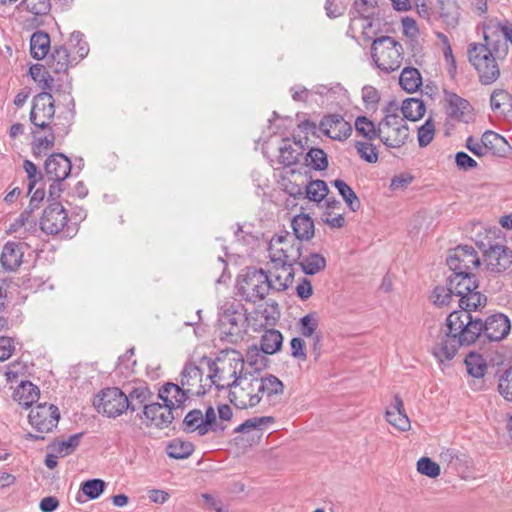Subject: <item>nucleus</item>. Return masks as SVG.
Masks as SVG:
<instances>
[{
    "label": "nucleus",
    "instance_id": "f3484780",
    "mask_svg": "<svg viewBox=\"0 0 512 512\" xmlns=\"http://www.w3.org/2000/svg\"><path fill=\"white\" fill-rule=\"evenodd\" d=\"M204 372L200 366L194 363H186L182 372L180 384L186 389V393L191 396H203L211 388L207 383H203Z\"/></svg>",
    "mask_w": 512,
    "mask_h": 512
},
{
    "label": "nucleus",
    "instance_id": "603ef678",
    "mask_svg": "<svg viewBox=\"0 0 512 512\" xmlns=\"http://www.w3.org/2000/svg\"><path fill=\"white\" fill-rule=\"evenodd\" d=\"M59 104H62L67 108L65 113H61L58 116H62V121H68V117H71V125L73 124L75 117V101L72 96V86L70 83L65 84V88L62 91Z\"/></svg>",
    "mask_w": 512,
    "mask_h": 512
},
{
    "label": "nucleus",
    "instance_id": "a18cd8bd",
    "mask_svg": "<svg viewBox=\"0 0 512 512\" xmlns=\"http://www.w3.org/2000/svg\"><path fill=\"white\" fill-rule=\"evenodd\" d=\"M202 423L206 434L210 431L215 434H222L227 428L223 422L217 421L215 409L211 405L206 408L204 414L202 413Z\"/></svg>",
    "mask_w": 512,
    "mask_h": 512
},
{
    "label": "nucleus",
    "instance_id": "f704fd0d",
    "mask_svg": "<svg viewBox=\"0 0 512 512\" xmlns=\"http://www.w3.org/2000/svg\"><path fill=\"white\" fill-rule=\"evenodd\" d=\"M487 296L483 293L474 290L467 294L461 295L458 300L460 309L458 311H465L469 313L477 312L487 305Z\"/></svg>",
    "mask_w": 512,
    "mask_h": 512
},
{
    "label": "nucleus",
    "instance_id": "f257e3e1",
    "mask_svg": "<svg viewBox=\"0 0 512 512\" xmlns=\"http://www.w3.org/2000/svg\"><path fill=\"white\" fill-rule=\"evenodd\" d=\"M446 330L431 347L439 363L451 361L462 346L480 343V317L465 311H452L446 318Z\"/></svg>",
    "mask_w": 512,
    "mask_h": 512
},
{
    "label": "nucleus",
    "instance_id": "79ce46f5",
    "mask_svg": "<svg viewBox=\"0 0 512 512\" xmlns=\"http://www.w3.org/2000/svg\"><path fill=\"white\" fill-rule=\"evenodd\" d=\"M268 354H265L260 347L252 345L246 352V362L254 369V372H261L269 365Z\"/></svg>",
    "mask_w": 512,
    "mask_h": 512
},
{
    "label": "nucleus",
    "instance_id": "9b49d317",
    "mask_svg": "<svg viewBox=\"0 0 512 512\" xmlns=\"http://www.w3.org/2000/svg\"><path fill=\"white\" fill-rule=\"evenodd\" d=\"M93 405L99 413L116 418L128 410V396L118 387H107L96 395Z\"/></svg>",
    "mask_w": 512,
    "mask_h": 512
},
{
    "label": "nucleus",
    "instance_id": "e2e57ef3",
    "mask_svg": "<svg viewBox=\"0 0 512 512\" xmlns=\"http://www.w3.org/2000/svg\"><path fill=\"white\" fill-rule=\"evenodd\" d=\"M355 149L359 156L368 163H376L378 161V152L376 147L370 142L357 141Z\"/></svg>",
    "mask_w": 512,
    "mask_h": 512
},
{
    "label": "nucleus",
    "instance_id": "338daca9",
    "mask_svg": "<svg viewBox=\"0 0 512 512\" xmlns=\"http://www.w3.org/2000/svg\"><path fill=\"white\" fill-rule=\"evenodd\" d=\"M453 296L452 290L446 284V286H436L432 291L431 299L435 305L445 306L451 302Z\"/></svg>",
    "mask_w": 512,
    "mask_h": 512
},
{
    "label": "nucleus",
    "instance_id": "4c0bfd02",
    "mask_svg": "<svg viewBox=\"0 0 512 512\" xmlns=\"http://www.w3.org/2000/svg\"><path fill=\"white\" fill-rule=\"evenodd\" d=\"M399 84L408 93L416 92L422 85L419 70L414 67H405L400 74Z\"/></svg>",
    "mask_w": 512,
    "mask_h": 512
},
{
    "label": "nucleus",
    "instance_id": "ddd939ff",
    "mask_svg": "<svg viewBox=\"0 0 512 512\" xmlns=\"http://www.w3.org/2000/svg\"><path fill=\"white\" fill-rule=\"evenodd\" d=\"M476 246L483 256H512L505 234L496 227L485 229L484 233L478 234Z\"/></svg>",
    "mask_w": 512,
    "mask_h": 512
},
{
    "label": "nucleus",
    "instance_id": "e433bc0d",
    "mask_svg": "<svg viewBox=\"0 0 512 512\" xmlns=\"http://www.w3.org/2000/svg\"><path fill=\"white\" fill-rule=\"evenodd\" d=\"M292 228L294 235L299 240H309L314 235V222L306 214H300L293 218Z\"/></svg>",
    "mask_w": 512,
    "mask_h": 512
},
{
    "label": "nucleus",
    "instance_id": "cd10ccee",
    "mask_svg": "<svg viewBox=\"0 0 512 512\" xmlns=\"http://www.w3.org/2000/svg\"><path fill=\"white\" fill-rule=\"evenodd\" d=\"M493 111L500 113L506 120L512 122V95L504 89H496L490 97Z\"/></svg>",
    "mask_w": 512,
    "mask_h": 512
},
{
    "label": "nucleus",
    "instance_id": "20e7f679",
    "mask_svg": "<svg viewBox=\"0 0 512 512\" xmlns=\"http://www.w3.org/2000/svg\"><path fill=\"white\" fill-rule=\"evenodd\" d=\"M485 43H471L467 54L469 62L478 73L482 85H490L500 76V68L496 60L499 47L492 43L488 36H484Z\"/></svg>",
    "mask_w": 512,
    "mask_h": 512
},
{
    "label": "nucleus",
    "instance_id": "4468645a",
    "mask_svg": "<svg viewBox=\"0 0 512 512\" xmlns=\"http://www.w3.org/2000/svg\"><path fill=\"white\" fill-rule=\"evenodd\" d=\"M481 339L480 344L499 342L506 338L511 329L510 319L503 313H495L480 318Z\"/></svg>",
    "mask_w": 512,
    "mask_h": 512
},
{
    "label": "nucleus",
    "instance_id": "7c9ffc66",
    "mask_svg": "<svg viewBox=\"0 0 512 512\" xmlns=\"http://www.w3.org/2000/svg\"><path fill=\"white\" fill-rule=\"evenodd\" d=\"M439 17L446 28L454 29L459 24V5L457 0H438Z\"/></svg>",
    "mask_w": 512,
    "mask_h": 512
},
{
    "label": "nucleus",
    "instance_id": "c85d7f7f",
    "mask_svg": "<svg viewBox=\"0 0 512 512\" xmlns=\"http://www.w3.org/2000/svg\"><path fill=\"white\" fill-rule=\"evenodd\" d=\"M77 64L76 58H72L68 49L63 46H54L49 66L55 73H65L70 67Z\"/></svg>",
    "mask_w": 512,
    "mask_h": 512
},
{
    "label": "nucleus",
    "instance_id": "f03ea898",
    "mask_svg": "<svg viewBox=\"0 0 512 512\" xmlns=\"http://www.w3.org/2000/svg\"><path fill=\"white\" fill-rule=\"evenodd\" d=\"M200 364L208 368L206 376V381H209L208 388L215 386L218 391L237 388L240 380L247 379L248 375L253 376L251 372L244 371L245 360L236 350L215 360L203 356Z\"/></svg>",
    "mask_w": 512,
    "mask_h": 512
},
{
    "label": "nucleus",
    "instance_id": "2eb2a0df",
    "mask_svg": "<svg viewBox=\"0 0 512 512\" xmlns=\"http://www.w3.org/2000/svg\"><path fill=\"white\" fill-rule=\"evenodd\" d=\"M60 412L56 405L40 403L32 408L28 420L32 427L39 433H49L57 427Z\"/></svg>",
    "mask_w": 512,
    "mask_h": 512
},
{
    "label": "nucleus",
    "instance_id": "4d7b16f0",
    "mask_svg": "<svg viewBox=\"0 0 512 512\" xmlns=\"http://www.w3.org/2000/svg\"><path fill=\"white\" fill-rule=\"evenodd\" d=\"M302 152L297 151L293 148L292 144L288 140H285L283 145L280 147L279 161L285 166H291L299 161V157Z\"/></svg>",
    "mask_w": 512,
    "mask_h": 512
},
{
    "label": "nucleus",
    "instance_id": "aec40b11",
    "mask_svg": "<svg viewBox=\"0 0 512 512\" xmlns=\"http://www.w3.org/2000/svg\"><path fill=\"white\" fill-rule=\"evenodd\" d=\"M45 172L49 180L62 182L71 172V161L62 153L51 154L45 161Z\"/></svg>",
    "mask_w": 512,
    "mask_h": 512
},
{
    "label": "nucleus",
    "instance_id": "8fccbe9b",
    "mask_svg": "<svg viewBox=\"0 0 512 512\" xmlns=\"http://www.w3.org/2000/svg\"><path fill=\"white\" fill-rule=\"evenodd\" d=\"M106 489V483L99 478L83 481L80 485V491L89 499L95 500L99 498Z\"/></svg>",
    "mask_w": 512,
    "mask_h": 512
},
{
    "label": "nucleus",
    "instance_id": "393cba45",
    "mask_svg": "<svg viewBox=\"0 0 512 512\" xmlns=\"http://www.w3.org/2000/svg\"><path fill=\"white\" fill-rule=\"evenodd\" d=\"M385 418L389 424L399 431L405 432L411 427L410 419L404 409L403 400L398 394L394 395L393 404L388 410H386Z\"/></svg>",
    "mask_w": 512,
    "mask_h": 512
},
{
    "label": "nucleus",
    "instance_id": "bb28decb",
    "mask_svg": "<svg viewBox=\"0 0 512 512\" xmlns=\"http://www.w3.org/2000/svg\"><path fill=\"white\" fill-rule=\"evenodd\" d=\"M482 144L488 155L495 157H506L511 150L507 140L500 134L487 130L482 134Z\"/></svg>",
    "mask_w": 512,
    "mask_h": 512
},
{
    "label": "nucleus",
    "instance_id": "dca6fc26",
    "mask_svg": "<svg viewBox=\"0 0 512 512\" xmlns=\"http://www.w3.org/2000/svg\"><path fill=\"white\" fill-rule=\"evenodd\" d=\"M273 267L267 272L268 280L271 284V290L285 291L294 279V270L292 264H288L285 258H270Z\"/></svg>",
    "mask_w": 512,
    "mask_h": 512
},
{
    "label": "nucleus",
    "instance_id": "37998d69",
    "mask_svg": "<svg viewBox=\"0 0 512 512\" xmlns=\"http://www.w3.org/2000/svg\"><path fill=\"white\" fill-rule=\"evenodd\" d=\"M182 429L186 433L196 432L199 436L206 435L202 423V411L199 409L189 411L183 419Z\"/></svg>",
    "mask_w": 512,
    "mask_h": 512
},
{
    "label": "nucleus",
    "instance_id": "412c9836",
    "mask_svg": "<svg viewBox=\"0 0 512 512\" xmlns=\"http://www.w3.org/2000/svg\"><path fill=\"white\" fill-rule=\"evenodd\" d=\"M250 387L256 386L255 394L267 397L271 400L273 397L282 395L284 392L283 382L273 374H267L264 377H252Z\"/></svg>",
    "mask_w": 512,
    "mask_h": 512
},
{
    "label": "nucleus",
    "instance_id": "473e14b6",
    "mask_svg": "<svg viewBox=\"0 0 512 512\" xmlns=\"http://www.w3.org/2000/svg\"><path fill=\"white\" fill-rule=\"evenodd\" d=\"M51 48L50 36L44 31H36L30 38V54L34 59L41 60L47 56Z\"/></svg>",
    "mask_w": 512,
    "mask_h": 512
},
{
    "label": "nucleus",
    "instance_id": "0e129e2a",
    "mask_svg": "<svg viewBox=\"0 0 512 512\" xmlns=\"http://www.w3.org/2000/svg\"><path fill=\"white\" fill-rule=\"evenodd\" d=\"M435 136V125L431 118H428L425 123L418 129V144L420 147L428 146Z\"/></svg>",
    "mask_w": 512,
    "mask_h": 512
},
{
    "label": "nucleus",
    "instance_id": "09e8293b",
    "mask_svg": "<svg viewBox=\"0 0 512 512\" xmlns=\"http://www.w3.org/2000/svg\"><path fill=\"white\" fill-rule=\"evenodd\" d=\"M306 166L322 171L328 167L327 154L320 148H311L304 157Z\"/></svg>",
    "mask_w": 512,
    "mask_h": 512
},
{
    "label": "nucleus",
    "instance_id": "de8ad7c7",
    "mask_svg": "<svg viewBox=\"0 0 512 512\" xmlns=\"http://www.w3.org/2000/svg\"><path fill=\"white\" fill-rule=\"evenodd\" d=\"M29 74L43 91L52 90L54 79L42 64L32 65L29 69Z\"/></svg>",
    "mask_w": 512,
    "mask_h": 512
},
{
    "label": "nucleus",
    "instance_id": "5fc2aeb1",
    "mask_svg": "<svg viewBox=\"0 0 512 512\" xmlns=\"http://www.w3.org/2000/svg\"><path fill=\"white\" fill-rule=\"evenodd\" d=\"M275 421L272 416L253 417L245 420L242 424L234 429V433H246L250 430H261L263 426L271 424Z\"/></svg>",
    "mask_w": 512,
    "mask_h": 512
},
{
    "label": "nucleus",
    "instance_id": "a211bd4d",
    "mask_svg": "<svg viewBox=\"0 0 512 512\" xmlns=\"http://www.w3.org/2000/svg\"><path fill=\"white\" fill-rule=\"evenodd\" d=\"M68 215L59 202L51 203L45 208L40 220L41 229L47 234H57L67 224Z\"/></svg>",
    "mask_w": 512,
    "mask_h": 512
},
{
    "label": "nucleus",
    "instance_id": "a878e982",
    "mask_svg": "<svg viewBox=\"0 0 512 512\" xmlns=\"http://www.w3.org/2000/svg\"><path fill=\"white\" fill-rule=\"evenodd\" d=\"M254 387H240L239 389H229L228 399L229 402L237 409H248L258 405L261 401V396L255 394Z\"/></svg>",
    "mask_w": 512,
    "mask_h": 512
},
{
    "label": "nucleus",
    "instance_id": "39448f33",
    "mask_svg": "<svg viewBox=\"0 0 512 512\" xmlns=\"http://www.w3.org/2000/svg\"><path fill=\"white\" fill-rule=\"evenodd\" d=\"M237 293L246 302L256 303L264 300L271 291L267 272L262 268L246 267L237 277Z\"/></svg>",
    "mask_w": 512,
    "mask_h": 512
},
{
    "label": "nucleus",
    "instance_id": "a19ab883",
    "mask_svg": "<svg viewBox=\"0 0 512 512\" xmlns=\"http://www.w3.org/2000/svg\"><path fill=\"white\" fill-rule=\"evenodd\" d=\"M403 119L410 121H417L423 117L425 113L424 102L417 98H408L403 101L401 106Z\"/></svg>",
    "mask_w": 512,
    "mask_h": 512
},
{
    "label": "nucleus",
    "instance_id": "f8f14e48",
    "mask_svg": "<svg viewBox=\"0 0 512 512\" xmlns=\"http://www.w3.org/2000/svg\"><path fill=\"white\" fill-rule=\"evenodd\" d=\"M70 128L71 117H68V121H62V116H57L53 123V127L43 130L45 135H32L34 138L32 143L33 155L35 157H41L42 155H45L54 147V144L57 140H63L69 134Z\"/></svg>",
    "mask_w": 512,
    "mask_h": 512
},
{
    "label": "nucleus",
    "instance_id": "3c124183",
    "mask_svg": "<svg viewBox=\"0 0 512 512\" xmlns=\"http://www.w3.org/2000/svg\"><path fill=\"white\" fill-rule=\"evenodd\" d=\"M355 129L358 134L369 141L379 138L378 126L365 116H358L355 120Z\"/></svg>",
    "mask_w": 512,
    "mask_h": 512
},
{
    "label": "nucleus",
    "instance_id": "680f3d73",
    "mask_svg": "<svg viewBox=\"0 0 512 512\" xmlns=\"http://www.w3.org/2000/svg\"><path fill=\"white\" fill-rule=\"evenodd\" d=\"M22 5L35 16H45L51 10L50 0H22Z\"/></svg>",
    "mask_w": 512,
    "mask_h": 512
},
{
    "label": "nucleus",
    "instance_id": "423d86ee",
    "mask_svg": "<svg viewBox=\"0 0 512 512\" xmlns=\"http://www.w3.org/2000/svg\"><path fill=\"white\" fill-rule=\"evenodd\" d=\"M403 46L390 36L376 38L371 45V56L377 68L386 74L398 70L403 61Z\"/></svg>",
    "mask_w": 512,
    "mask_h": 512
},
{
    "label": "nucleus",
    "instance_id": "c03bdc74",
    "mask_svg": "<svg viewBox=\"0 0 512 512\" xmlns=\"http://www.w3.org/2000/svg\"><path fill=\"white\" fill-rule=\"evenodd\" d=\"M333 185L338 190V193L342 196L349 209L353 212L357 211L360 206V200L352 188L343 180L336 179Z\"/></svg>",
    "mask_w": 512,
    "mask_h": 512
},
{
    "label": "nucleus",
    "instance_id": "7ed1b4c3",
    "mask_svg": "<svg viewBox=\"0 0 512 512\" xmlns=\"http://www.w3.org/2000/svg\"><path fill=\"white\" fill-rule=\"evenodd\" d=\"M248 327V312L243 303L234 299L221 306L217 322V331L221 341L237 344L244 338Z\"/></svg>",
    "mask_w": 512,
    "mask_h": 512
},
{
    "label": "nucleus",
    "instance_id": "6ab92c4d",
    "mask_svg": "<svg viewBox=\"0 0 512 512\" xmlns=\"http://www.w3.org/2000/svg\"><path fill=\"white\" fill-rule=\"evenodd\" d=\"M319 128L324 135L338 141L346 140L352 133L351 124L339 114L324 116L320 121Z\"/></svg>",
    "mask_w": 512,
    "mask_h": 512
},
{
    "label": "nucleus",
    "instance_id": "0eeeda50",
    "mask_svg": "<svg viewBox=\"0 0 512 512\" xmlns=\"http://www.w3.org/2000/svg\"><path fill=\"white\" fill-rule=\"evenodd\" d=\"M235 237L238 242L245 246H249L252 251H268L269 256H288L289 250L285 247L278 246L279 244H291L292 239L288 232H281L274 235L271 239H266L263 235H253L250 232L244 231L240 224H237Z\"/></svg>",
    "mask_w": 512,
    "mask_h": 512
},
{
    "label": "nucleus",
    "instance_id": "72a5a7b5",
    "mask_svg": "<svg viewBox=\"0 0 512 512\" xmlns=\"http://www.w3.org/2000/svg\"><path fill=\"white\" fill-rule=\"evenodd\" d=\"M283 345V335L274 328L266 329L260 339V348L265 354L274 355Z\"/></svg>",
    "mask_w": 512,
    "mask_h": 512
},
{
    "label": "nucleus",
    "instance_id": "b1692460",
    "mask_svg": "<svg viewBox=\"0 0 512 512\" xmlns=\"http://www.w3.org/2000/svg\"><path fill=\"white\" fill-rule=\"evenodd\" d=\"M443 93L447 103V115L451 119L467 122L466 116L471 110L469 101L446 89Z\"/></svg>",
    "mask_w": 512,
    "mask_h": 512
},
{
    "label": "nucleus",
    "instance_id": "6e6552de",
    "mask_svg": "<svg viewBox=\"0 0 512 512\" xmlns=\"http://www.w3.org/2000/svg\"><path fill=\"white\" fill-rule=\"evenodd\" d=\"M55 102L50 92L42 91L35 95L32 100V107L29 114V120L33 125L31 134H39L40 130H46L53 127L55 118Z\"/></svg>",
    "mask_w": 512,
    "mask_h": 512
},
{
    "label": "nucleus",
    "instance_id": "774afa93",
    "mask_svg": "<svg viewBox=\"0 0 512 512\" xmlns=\"http://www.w3.org/2000/svg\"><path fill=\"white\" fill-rule=\"evenodd\" d=\"M201 497L204 500L207 510L215 512H229L228 506L225 505L220 498L209 493H203L201 494Z\"/></svg>",
    "mask_w": 512,
    "mask_h": 512
},
{
    "label": "nucleus",
    "instance_id": "49530a36",
    "mask_svg": "<svg viewBox=\"0 0 512 512\" xmlns=\"http://www.w3.org/2000/svg\"><path fill=\"white\" fill-rule=\"evenodd\" d=\"M48 279L49 276L38 272L35 260L32 265V270L22 277L21 283L25 289H30L36 292L45 285Z\"/></svg>",
    "mask_w": 512,
    "mask_h": 512
},
{
    "label": "nucleus",
    "instance_id": "864d4df0",
    "mask_svg": "<svg viewBox=\"0 0 512 512\" xmlns=\"http://www.w3.org/2000/svg\"><path fill=\"white\" fill-rule=\"evenodd\" d=\"M305 192L310 201L320 202L327 196L328 187L323 180H313L306 185Z\"/></svg>",
    "mask_w": 512,
    "mask_h": 512
},
{
    "label": "nucleus",
    "instance_id": "052dcab7",
    "mask_svg": "<svg viewBox=\"0 0 512 512\" xmlns=\"http://www.w3.org/2000/svg\"><path fill=\"white\" fill-rule=\"evenodd\" d=\"M498 391L508 401H512V366L502 371L498 379Z\"/></svg>",
    "mask_w": 512,
    "mask_h": 512
},
{
    "label": "nucleus",
    "instance_id": "6e6d98bb",
    "mask_svg": "<svg viewBox=\"0 0 512 512\" xmlns=\"http://www.w3.org/2000/svg\"><path fill=\"white\" fill-rule=\"evenodd\" d=\"M297 260L306 275H315L326 267V258H297Z\"/></svg>",
    "mask_w": 512,
    "mask_h": 512
},
{
    "label": "nucleus",
    "instance_id": "69168bd1",
    "mask_svg": "<svg viewBox=\"0 0 512 512\" xmlns=\"http://www.w3.org/2000/svg\"><path fill=\"white\" fill-rule=\"evenodd\" d=\"M256 313H260L261 317L265 320L264 323L259 325V328L263 326H274L280 317L279 307L275 301L271 304H267L262 311H256Z\"/></svg>",
    "mask_w": 512,
    "mask_h": 512
},
{
    "label": "nucleus",
    "instance_id": "4be33fe9",
    "mask_svg": "<svg viewBox=\"0 0 512 512\" xmlns=\"http://www.w3.org/2000/svg\"><path fill=\"white\" fill-rule=\"evenodd\" d=\"M190 396L181 384L172 382L165 383L158 393V397L165 403V407L170 409L182 406Z\"/></svg>",
    "mask_w": 512,
    "mask_h": 512
},
{
    "label": "nucleus",
    "instance_id": "13d9d810",
    "mask_svg": "<svg viewBox=\"0 0 512 512\" xmlns=\"http://www.w3.org/2000/svg\"><path fill=\"white\" fill-rule=\"evenodd\" d=\"M319 320L316 313H309L300 318L299 330L302 336L309 338L316 334Z\"/></svg>",
    "mask_w": 512,
    "mask_h": 512
},
{
    "label": "nucleus",
    "instance_id": "1a4fd4ad",
    "mask_svg": "<svg viewBox=\"0 0 512 512\" xmlns=\"http://www.w3.org/2000/svg\"><path fill=\"white\" fill-rule=\"evenodd\" d=\"M378 132L379 139L387 148H400L409 137L408 125L398 114L387 113L378 123Z\"/></svg>",
    "mask_w": 512,
    "mask_h": 512
},
{
    "label": "nucleus",
    "instance_id": "ea45409f",
    "mask_svg": "<svg viewBox=\"0 0 512 512\" xmlns=\"http://www.w3.org/2000/svg\"><path fill=\"white\" fill-rule=\"evenodd\" d=\"M194 450L195 447L192 442L178 438L171 440L166 446L167 455L177 460L188 458Z\"/></svg>",
    "mask_w": 512,
    "mask_h": 512
},
{
    "label": "nucleus",
    "instance_id": "c9c22d12",
    "mask_svg": "<svg viewBox=\"0 0 512 512\" xmlns=\"http://www.w3.org/2000/svg\"><path fill=\"white\" fill-rule=\"evenodd\" d=\"M128 403L130 406L128 410L132 412L137 409V406H145L148 405L146 402L152 397V392L150 391L148 385L144 382L136 383L132 389L127 394Z\"/></svg>",
    "mask_w": 512,
    "mask_h": 512
},
{
    "label": "nucleus",
    "instance_id": "bf43d9fd",
    "mask_svg": "<svg viewBox=\"0 0 512 512\" xmlns=\"http://www.w3.org/2000/svg\"><path fill=\"white\" fill-rule=\"evenodd\" d=\"M417 471L429 478H437L441 473V468L438 463L429 457H421L417 461Z\"/></svg>",
    "mask_w": 512,
    "mask_h": 512
},
{
    "label": "nucleus",
    "instance_id": "5701e85b",
    "mask_svg": "<svg viewBox=\"0 0 512 512\" xmlns=\"http://www.w3.org/2000/svg\"><path fill=\"white\" fill-rule=\"evenodd\" d=\"M143 415L150 421V425H154L159 429L168 427L174 419L173 409L166 408L165 403H151L145 405Z\"/></svg>",
    "mask_w": 512,
    "mask_h": 512
},
{
    "label": "nucleus",
    "instance_id": "2f4dec72",
    "mask_svg": "<svg viewBox=\"0 0 512 512\" xmlns=\"http://www.w3.org/2000/svg\"><path fill=\"white\" fill-rule=\"evenodd\" d=\"M84 433H76L71 435L67 440H58L55 438L49 443L47 449L56 453L59 457H65L71 455L80 445V441Z\"/></svg>",
    "mask_w": 512,
    "mask_h": 512
},
{
    "label": "nucleus",
    "instance_id": "c756f323",
    "mask_svg": "<svg viewBox=\"0 0 512 512\" xmlns=\"http://www.w3.org/2000/svg\"><path fill=\"white\" fill-rule=\"evenodd\" d=\"M40 396L39 388L30 381H22L14 390L13 399L24 408H29Z\"/></svg>",
    "mask_w": 512,
    "mask_h": 512
},
{
    "label": "nucleus",
    "instance_id": "58836bf2",
    "mask_svg": "<svg viewBox=\"0 0 512 512\" xmlns=\"http://www.w3.org/2000/svg\"><path fill=\"white\" fill-rule=\"evenodd\" d=\"M464 363L467 372L475 379H482L487 370V364L483 356L477 352H470L465 357Z\"/></svg>",
    "mask_w": 512,
    "mask_h": 512
},
{
    "label": "nucleus",
    "instance_id": "9d476101",
    "mask_svg": "<svg viewBox=\"0 0 512 512\" xmlns=\"http://www.w3.org/2000/svg\"><path fill=\"white\" fill-rule=\"evenodd\" d=\"M463 258H447V265L452 274L447 278V285H449L454 296L461 298V295L472 292L479 287V282L476 275L471 272L469 266H462Z\"/></svg>",
    "mask_w": 512,
    "mask_h": 512
}]
</instances>
